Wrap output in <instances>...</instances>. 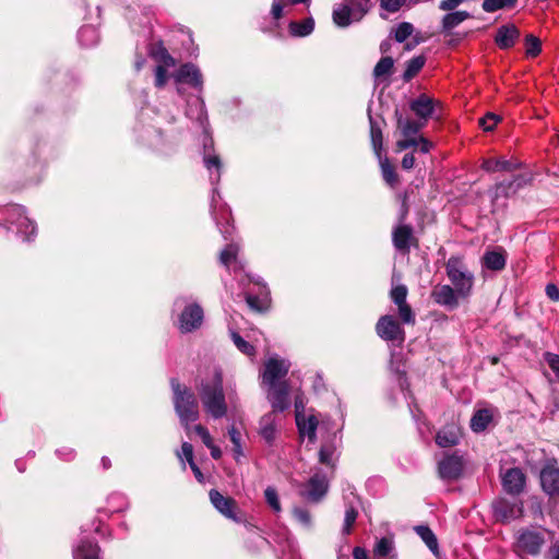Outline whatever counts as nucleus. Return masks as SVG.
<instances>
[{
    "mask_svg": "<svg viewBox=\"0 0 559 559\" xmlns=\"http://www.w3.org/2000/svg\"><path fill=\"white\" fill-rule=\"evenodd\" d=\"M395 117L396 127L402 136V139L396 141V151L402 152L414 148L423 154H428L432 150L433 143L419 133L425 122L404 118L399 110H395Z\"/></svg>",
    "mask_w": 559,
    "mask_h": 559,
    "instance_id": "nucleus-1",
    "label": "nucleus"
},
{
    "mask_svg": "<svg viewBox=\"0 0 559 559\" xmlns=\"http://www.w3.org/2000/svg\"><path fill=\"white\" fill-rule=\"evenodd\" d=\"M200 399L206 412L215 419L226 415L227 406L223 392V373L215 368L210 381H202L199 390Z\"/></svg>",
    "mask_w": 559,
    "mask_h": 559,
    "instance_id": "nucleus-2",
    "label": "nucleus"
},
{
    "mask_svg": "<svg viewBox=\"0 0 559 559\" xmlns=\"http://www.w3.org/2000/svg\"><path fill=\"white\" fill-rule=\"evenodd\" d=\"M173 400L177 415L180 419H194L198 415V402L194 393L178 379H170Z\"/></svg>",
    "mask_w": 559,
    "mask_h": 559,
    "instance_id": "nucleus-3",
    "label": "nucleus"
},
{
    "mask_svg": "<svg viewBox=\"0 0 559 559\" xmlns=\"http://www.w3.org/2000/svg\"><path fill=\"white\" fill-rule=\"evenodd\" d=\"M0 215L3 216L7 224L15 226L17 235L23 237L24 241H31L36 236V225L26 216L25 209L17 204H9L0 207Z\"/></svg>",
    "mask_w": 559,
    "mask_h": 559,
    "instance_id": "nucleus-4",
    "label": "nucleus"
},
{
    "mask_svg": "<svg viewBox=\"0 0 559 559\" xmlns=\"http://www.w3.org/2000/svg\"><path fill=\"white\" fill-rule=\"evenodd\" d=\"M447 275L451 283L454 285L459 296L465 298L469 296L473 284L474 275L469 272L459 257H451L445 264Z\"/></svg>",
    "mask_w": 559,
    "mask_h": 559,
    "instance_id": "nucleus-5",
    "label": "nucleus"
},
{
    "mask_svg": "<svg viewBox=\"0 0 559 559\" xmlns=\"http://www.w3.org/2000/svg\"><path fill=\"white\" fill-rule=\"evenodd\" d=\"M493 516L498 522L509 523L523 515V502L516 497L497 498L492 501Z\"/></svg>",
    "mask_w": 559,
    "mask_h": 559,
    "instance_id": "nucleus-6",
    "label": "nucleus"
},
{
    "mask_svg": "<svg viewBox=\"0 0 559 559\" xmlns=\"http://www.w3.org/2000/svg\"><path fill=\"white\" fill-rule=\"evenodd\" d=\"M290 368V362L277 357L269 358L264 364V370L261 374V384L263 386H274L282 384Z\"/></svg>",
    "mask_w": 559,
    "mask_h": 559,
    "instance_id": "nucleus-7",
    "label": "nucleus"
},
{
    "mask_svg": "<svg viewBox=\"0 0 559 559\" xmlns=\"http://www.w3.org/2000/svg\"><path fill=\"white\" fill-rule=\"evenodd\" d=\"M542 490L550 500L559 499V466L556 460L547 461L539 472Z\"/></svg>",
    "mask_w": 559,
    "mask_h": 559,
    "instance_id": "nucleus-8",
    "label": "nucleus"
},
{
    "mask_svg": "<svg viewBox=\"0 0 559 559\" xmlns=\"http://www.w3.org/2000/svg\"><path fill=\"white\" fill-rule=\"evenodd\" d=\"M209 496L211 503L221 514L236 523L242 522L238 503L233 497L224 496L217 489H211Z\"/></svg>",
    "mask_w": 559,
    "mask_h": 559,
    "instance_id": "nucleus-9",
    "label": "nucleus"
},
{
    "mask_svg": "<svg viewBox=\"0 0 559 559\" xmlns=\"http://www.w3.org/2000/svg\"><path fill=\"white\" fill-rule=\"evenodd\" d=\"M464 472V460L456 452L445 454L438 463V475L447 481L457 480Z\"/></svg>",
    "mask_w": 559,
    "mask_h": 559,
    "instance_id": "nucleus-10",
    "label": "nucleus"
},
{
    "mask_svg": "<svg viewBox=\"0 0 559 559\" xmlns=\"http://www.w3.org/2000/svg\"><path fill=\"white\" fill-rule=\"evenodd\" d=\"M379 337L386 342L402 344L405 340V331L392 316H382L376 325Z\"/></svg>",
    "mask_w": 559,
    "mask_h": 559,
    "instance_id": "nucleus-11",
    "label": "nucleus"
},
{
    "mask_svg": "<svg viewBox=\"0 0 559 559\" xmlns=\"http://www.w3.org/2000/svg\"><path fill=\"white\" fill-rule=\"evenodd\" d=\"M203 318L202 307L198 304H190L180 313L178 328L181 333H191L202 325Z\"/></svg>",
    "mask_w": 559,
    "mask_h": 559,
    "instance_id": "nucleus-12",
    "label": "nucleus"
},
{
    "mask_svg": "<svg viewBox=\"0 0 559 559\" xmlns=\"http://www.w3.org/2000/svg\"><path fill=\"white\" fill-rule=\"evenodd\" d=\"M329 483L324 475L314 474L305 485L300 495L311 502H319L328 492Z\"/></svg>",
    "mask_w": 559,
    "mask_h": 559,
    "instance_id": "nucleus-13",
    "label": "nucleus"
},
{
    "mask_svg": "<svg viewBox=\"0 0 559 559\" xmlns=\"http://www.w3.org/2000/svg\"><path fill=\"white\" fill-rule=\"evenodd\" d=\"M266 388V399L274 412H284L290 406L289 384L284 381L282 384Z\"/></svg>",
    "mask_w": 559,
    "mask_h": 559,
    "instance_id": "nucleus-14",
    "label": "nucleus"
},
{
    "mask_svg": "<svg viewBox=\"0 0 559 559\" xmlns=\"http://www.w3.org/2000/svg\"><path fill=\"white\" fill-rule=\"evenodd\" d=\"M357 14V3L355 0H346L345 3L334 8L332 17L338 27H347L353 22H358L362 19L358 17Z\"/></svg>",
    "mask_w": 559,
    "mask_h": 559,
    "instance_id": "nucleus-15",
    "label": "nucleus"
},
{
    "mask_svg": "<svg viewBox=\"0 0 559 559\" xmlns=\"http://www.w3.org/2000/svg\"><path fill=\"white\" fill-rule=\"evenodd\" d=\"M503 490L511 496H519L524 491L526 476L519 467L509 468L502 476Z\"/></svg>",
    "mask_w": 559,
    "mask_h": 559,
    "instance_id": "nucleus-16",
    "label": "nucleus"
},
{
    "mask_svg": "<svg viewBox=\"0 0 559 559\" xmlns=\"http://www.w3.org/2000/svg\"><path fill=\"white\" fill-rule=\"evenodd\" d=\"M178 84L187 83L200 92L203 88V76L200 69L193 63L182 64L174 75Z\"/></svg>",
    "mask_w": 559,
    "mask_h": 559,
    "instance_id": "nucleus-17",
    "label": "nucleus"
},
{
    "mask_svg": "<svg viewBox=\"0 0 559 559\" xmlns=\"http://www.w3.org/2000/svg\"><path fill=\"white\" fill-rule=\"evenodd\" d=\"M462 429L456 421L447 423L436 435V443L441 448L454 447L460 442Z\"/></svg>",
    "mask_w": 559,
    "mask_h": 559,
    "instance_id": "nucleus-18",
    "label": "nucleus"
},
{
    "mask_svg": "<svg viewBox=\"0 0 559 559\" xmlns=\"http://www.w3.org/2000/svg\"><path fill=\"white\" fill-rule=\"evenodd\" d=\"M544 543V536L534 531H524L518 537V546L521 550L532 556H536L540 552Z\"/></svg>",
    "mask_w": 559,
    "mask_h": 559,
    "instance_id": "nucleus-19",
    "label": "nucleus"
},
{
    "mask_svg": "<svg viewBox=\"0 0 559 559\" xmlns=\"http://www.w3.org/2000/svg\"><path fill=\"white\" fill-rule=\"evenodd\" d=\"M433 300L443 307L452 310L459 306V295L456 289H453L450 285L436 286L431 293Z\"/></svg>",
    "mask_w": 559,
    "mask_h": 559,
    "instance_id": "nucleus-20",
    "label": "nucleus"
},
{
    "mask_svg": "<svg viewBox=\"0 0 559 559\" xmlns=\"http://www.w3.org/2000/svg\"><path fill=\"white\" fill-rule=\"evenodd\" d=\"M186 115L189 119L195 120L206 131L207 114L201 96H195L188 100Z\"/></svg>",
    "mask_w": 559,
    "mask_h": 559,
    "instance_id": "nucleus-21",
    "label": "nucleus"
},
{
    "mask_svg": "<svg viewBox=\"0 0 559 559\" xmlns=\"http://www.w3.org/2000/svg\"><path fill=\"white\" fill-rule=\"evenodd\" d=\"M253 284L259 287V293L254 295L251 292H247L246 301L251 309L263 311L267 308L270 300L267 287L260 282V278L253 281Z\"/></svg>",
    "mask_w": 559,
    "mask_h": 559,
    "instance_id": "nucleus-22",
    "label": "nucleus"
},
{
    "mask_svg": "<svg viewBox=\"0 0 559 559\" xmlns=\"http://www.w3.org/2000/svg\"><path fill=\"white\" fill-rule=\"evenodd\" d=\"M520 36L519 28L513 25H502L498 28L495 40L501 49L511 48Z\"/></svg>",
    "mask_w": 559,
    "mask_h": 559,
    "instance_id": "nucleus-23",
    "label": "nucleus"
},
{
    "mask_svg": "<svg viewBox=\"0 0 559 559\" xmlns=\"http://www.w3.org/2000/svg\"><path fill=\"white\" fill-rule=\"evenodd\" d=\"M73 559H100V547L96 542L83 539L73 550Z\"/></svg>",
    "mask_w": 559,
    "mask_h": 559,
    "instance_id": "nucleus-24",
    "label": "nucleus"
},
{
    "mask_svg": "<svg viewBox=\"0 0 559 559\" xmlns=\"http://www.w3.org/2000/svg\"><path fill=\"white\" fill-rule=\"evenodd\" d=\"M521 164L516 160L500 158H488L481 164V168L487 173L512 171L520 168Z\"/></svg>",
    "mask_w": 559,
    "mask_h": 559,
    "instance_id": "nucleus-25",
    "label": "nucleus"
},
{
    "mask_svg": "<svg viewBox=\"0 0 559 559\" xmlns=\"http://www.w3.org/2000/svg\"><path fill=\"white\" fill-rule=\"evenodd\" d=\"M411 109L415 112L419 118L427 120L433 115L435 111V103L433 99L423 94L414 99L411 105Z\"/></svg>",
    "mask_w": 559,
    "mask_h": 559,
    "instance_id": "nucleus-26",
    "label": "nucleus"
},
{
    "mask_svg": "<svg viewBox=\"0 0 559 559\" xmlns=\"http://www.w3.org/2000/svg\"><path fill=\"white\" fill-rule=\"evenodd\" d=\"M412 238L413 229L408 225L397 226L392 234L393 245L400 251L407 252L409 250V243Z\"/></svg>",
    "mask_w": 559,
    "mask_h": 559,
    "instance_id": "nucleus-27",
    "label": "nucleus"
},
{
    "mask_svg": "<svg viewBox=\"0 0 559 559\" xmlns=\"http://www.w3.org/2000/svg\"><path fill=\"white\" fill-rule=\"evenodd\" d=\"M207 143H204V156H203V163L205 168L210 171V180L212 185L216 186L221 179V167L222 163L217 155L211 154L206 152Z\"/></svg>",
    "mask_w": 559,
    "mask_h": 559,
    "instance_id": "nucleus-28",
    "label": "nucleus"
},
{
    "mask_svg": "<svg viewBox=\"0 0 559 559\" xmlns=\"http://www.w3.org/2000/svg\"><path fill=\"white\" fill-rule=\"evenodd\" d=\"M368 117H369V124H370L371 145H372L376 156L380 157V155H382V148H383L382 129H381V126L371 116L370 110L368 111Z\"/></svg>",
    "mask_w": 559,
    "mask_h": 559,
    "instance_id": "nucleus-29",
    "label": "nucleus"
},
{
    "mask_svg": "<svg viewBox=\"0 0 559 559\" xmlns=\"http://www.w3.org/2000/svg\"><path fill=\"white\" fill-rule=\"evenodd\" d=\"M506 255L501 251H487L483 257L484 266L491 271H501L506 266Z\"/></svg>",
    "mask_w": 559,
    "mask_h": 559,
    "instance_id": "nucleus-30",
    "label": "nucleus"
},
{
    "mask_svg": "<svg viewBox=\"0 0 559 559\" xmlns=\"http://www.w3.org/2000/svg\"><path fill=\"white\" fill-rule=\"evenodd\" d=\"M314 28V21L312 17H307L301 22L292 21L288 25L289 34L293 37H305L310 35Z\"/></svg>",
    "mask_w": 559,
    "mask_h": 559,
    "instance_id": "nucleus-31",
    "label": "nucleus"
},
{
    "mask_svg": "<svg viewBox=\"0 0 559 559\" xmlns=\"http://www.w3.org/2000/svg\"><path fill=\"white\" fill-rule=\"evenodd\" d=\"M471 14L467 11H454L447 13L441 21L442 29L450 32L451 29L459 26L465 20L469 19Z\"/></svg>",
    "mask_w": 559,
    "mask_h": 559,
    "instance_id": "nucleus-32",
    "label": "nucleus"
},
{
    "mask_svg": "<svg viewBox=\"0 0 559 559\" xmlns=\"http://www.w3.org/2000/svg\"><path fill=\"white\" fill-rule=\"evenodd\" d=\"M78 39L81 46L92 47L99 40L98 31L92 25H85L79 29Z\"/></svg>",
    "mask_w": 559,
    "mask_h": 559,
    "instance_id": "nucleus-33",
    "label": "nucleus"
},
{
    "mask_svg": "<svg viewBox=\"0 0 559 559\" xmlns=\"http://www.w3.org/2000/svg\"><path fill=\"white\" fill-rule=\"evenodd\" d=\"M394 67V60L391 57H382L373 68V78L376 81L386 79L391 75Z\"/></svg>",
    "mask_w": 559,
    "mask_h": 559,
    "instance_id": "nucleus-34",
    "label": "nucleus"
},
{
    "mask_svg": "<svg viewBox=\"0 0 559 559\" xmlns=\"http://www.w3.org/2000/svg\"><path fill=\"white\" fill-rule=\"evenodd\" d=\"M518 4V0H484L481 9L486 13H493L499 10L513 9Z\"/></svg>",
    "mask_w": 559,
    "mask_h": 559,
    "instance_id": "nucleus-35",
    "label": "nucleus"
},
{
    "mask_svg": "<svg viewBox=\"0 0 559 559\" xmlns=\"http://www.w3.org/2000/svg\"><path fill=\"white\" fill-rule=\"evenodd\" d=\"M151 56L159 62L158 66H165V67H175L176 61L175 59L169 55L167 49L163 46L162 43L154 46L151 49Z\"/></svg>",
    "mask_w": 559,
    "mask_h": 559,
    "instance_id": "nucleus-36",
    "label": "nucleus"
},
{
    "mask_svg": "<svg viewBox=\"0 0 559 559\" xmlns=\"http://www.w3.org/2000/svg\"><path fill=\"white\" fill-rule=\"evenodd\" d=\"M416 533L420 536L423 542L432 551H438V540L435 533L427 525H418L415 527Z\"/></svg>",
    "mask_w": 559,
    "mask_h": 559,
    "instance_id": "nucleus-37",
    "label": "nucleus"
},
{
    "mask_svg": "<svg viewBox=\"0 0 559 559\" xmlns=\"http://www.w3.org/2000/svg\"><path fill=\"white\" fill-rule=\"evenodd\" d=\"M378 159L380 163V167H381V171H382L384 181L389 186L394 187L399 180L394 167L390 164V160L388 157H383L382 155H380V157H378Z\"/></svg>",
    "mask_w": 559,
    "mask_h": 559,
    "instance_id": "nucleus-38",
    "label": "nucleus"
},
{
    "mask_svg": "<svg viewBox=\"0 0 559 559\" xmlns=\"http://www.w3.org/2000/svg\"><path fill=\"white\" fill-rule=\"evenodd\" d=\"M229 440L233 443V455L236 462H240V457L243 456V451L241 447V432L235 426H231L228 429Z\"/></svg>",
    "mask_w": 559,
    "mask_h": 559,
    "instance_id": "nucleus-39",
    "label": "nucleus"
},
{
    "mask_svg": "<svg viewBox=\"0 0 559 559\" xmlns=\"http://www.w3.org/2000/svg\"><path fill=\"white\" fill-rule=\"evenodd\" d=\"M426 59L423 56L412 58L407 64L403 74L405 81L412 80L425 66Z\"/></svg>",
    "mask_w": 559,
    "mask_h": 559,
    "instance_id": "nucleus-40",
    "label": "nucleus"
},
{
    "mask_svg": "<svg viewBox=\"0 0 559 559\" xmlns=\"http://www.w3.org/2000/svg\"><path fill=\"white\" fill-rule=\"evenodd\" d=\"M319 421H296L299 436L304 438L308 437L310 442H314L317 440V428Z\"/></svg>",
    "mask_w": 559,
    "mask_h": 559,
    "instance_id": "nucleus-41",
    "label": "nucleus"
},
{
    "mask_svg": "<svg viewBox=\"0 0 559 559\" xmlns=\"http://www.w3.org/2000/svg\"><path fill=\"white\" fill-rule=\"evenodd\" d=\"M185 429L188 435L195 433L197 436H199L205 447L210 445V443L213 441L209 429L201 424L191 427L189 425V421H185Z\"/></svg>",
    "mask_w": 559,
    "mask_h": 559,
    "instance_id": "nucleus-42",
    "label": "nucleus"
},
{
    "mask_svg": "<svg viewBox=\"0 0 559 559\" xmlns=\"http://www.w3.org/2000/svg\"><path fill=\"white\" fill-rule=\"evenodd\" d=\"M295 407V419H316L313 414H306V397L304 394L298 393L295 396L294 402Z\"/></svg>",
    "mask_w": 559,
    "mask_h": 559,
    "instance_id": "nucleus-43",
    "label": "nucleus"
},
{
    "mask_svg": "<svg viewBox=\"0 0 559 559\" xmlns=\"http://www.w3.org/2000/svg\"><path fill=\"white\" fill-rule=\"evenodd\" d=\"M239 248L236 243L227 245L221 252L219 261L223 265L229 267L231 262H236Z\"/></svg>",
    "mask_w": 559,
    "mask_h": 559,
    "instance_id": "nucleus-44",
    "label": "nucleus"
},
{
    "mask_svg": "<svg viewBox=\"0 0 559 559\" xmlns=\"http://www.w3.org/2000/svg\"><path fill=\"white\" fill-rule=\"evenodd\" d=\"M230 337L235 344V346L245 355L251 357L254 356L255 349L254 346L251 345L249 342L243 340L237 332L231 331Z\"/></svg>",
    "mask_w": 559,
    "mask_h": 559,
    "instance_id": "nucleus-45",
    "label": "nucleus"
},
{
    "mask_svg": "<svg viewBox=\"0 0 559 559\" xmlns=\"http://www.w3.org/2000/svg\"><path fill=\"white\" fill-rule=\"evenodd\" d=\"M515 193H516V190L514 187V181H512V180H508V181L504 180V181H501V182H498L495 185V188H493L495 198H499V197L508 198Z\"/></svg>",
    "mask_w": 559,
    "mask_h": 559,
    "instance_id": "nucleus-46",
    "label": "nucleus"
},
{
    "mask_svg": "<svg viewBox=\"0 0 559 559\" xmlns=\"http://www.w3.org/2000/svg\"><path fill=\"white\" fill-rule=\"evenodd\" d=\"M216 197L219 198V193L216 188L213 189L212 198H211V213L216 221L217 226L219 227V230L225 239H227L229 236H231V228L228 226H222L221 221L217 217L216 214Z\"/></svg>",
    "mask_w": 559,
    "mask_h": 559,
    "instance_id": "nucleus-47",
    "label": "nucleus"
},
{
    "mask_svg": "<svg viewBox=\"0 0 559 559\" xmlns=\"http://www.w3.org/2000/svg\"><path fill=\"white\" fill-rule=\"evenodd\" d=\"M413 32L414 27L411 23L402 22L393 29V36L397 43H403L413 34Z\"/></svg>",
    "mask_w": 559,
    "mask_h": 559,
    "instance_id": "nucleus-48",
    "label": "nucleus"
},
{
    "mask_svg": "<svg viewBox=\"0 0 559 559\" xmlns=\"http://www.w3.org/2000/svg\"><path fill=\"white\" fill-rule=\"evenodd\" d=\"M277 427L275 421H267L263 427L260 428L259 433L265 440L269 445H272L275 441Z\"/></svg>",
    "mask_w": 559,
    "mask_h": 559,
    "instance_id": "nucleus-49",
    "label": "nucleus"
},
{
    "mask_svg": "<svg viewBox=\"0 0 559 559\" xmlns=\"http://www.w3.org/2000/svg\"><path fill=\"white\" fill-rule=\"evenodd\" d=\"M525 46H526V55L530 57H536L542 51L540 40L532 34H528L525 37Z\"/></svg>",
    "mask_w": 559,
    "mask_h": 559,
    "instance_id": "nucleus-50",
    "label": "nucleus"
},
{
    "mask_svg": "<svg viewBox=\"0 0 559 559\" xmlns=\"http://www.w3.org/2000/svg\"><path fill=\"white\" fill-rule=\"evenodd\" d=\"M334 447L332 444H323L321 445L320 448V451H319V462L321 464H324L326 466H330L332 468H334V463L332 461V456L334 454Z\"/></svg>",
    "mask_w": 559,
    "mask_h": 559,
    "instance_id": "nucleus-51",
    "label": "nucleus"
},
{
    "mask_svg": "<svg viewBox=\"0 0 559 559\" xmlns=\"http://www.w3.org/2000/svg\"><path fill=\"white\" fill-rule=\"evenodd\" d=\"M357 516H358V511L353 506H349L345 511V519H344V526H343L344 534L349 535L352 533V530L357 520Z\"/></svg>",
    "mask_w": 559,
    "mask_h": 559,
    "instance_id": "nucleus-52",
    "label": "nucleus"
},
{
    "mask_svg": "<svg viewBox=\"0 0 559 559\" xmlns=\"http://www.w3.org/2000/svg\"><path fill=\"white\" fill-rule=\"evenodd\" d=\"M407 293H408V290L405 285H397V286L392 287V289L390 292V297H391L392 301L397 306V305L407 302L406 301Z\"/></svg>",
    "mask_w": 559,
    "mask_h": 559,
    "instance_id": "nucleus-53",
    "label": "nucleus"
},
{
    "mask_svg": "<svg viewBox=\"0 0 559 559\" xmlns=\"http://www.w3.org/2000/svg\"><path fill=\"white\" fill-rule=\"evenodd\" d=\"M264 497L267 502V504L275 511H281V503L278 499L277 490L274 487H267L264 490Z\"/></svg>",
    "mask_w": 559,
    "mask_h": 559,
    "instance_id": "nucleus-54",
    "label": "nucleus"
},
{
    "mask_svg": "<svg viewBox=\"0 0 559 559\" xmlns=\"http://www.w3.org/2000/svg\"><path fill=\"white\" fill-rule=\"evenodd\" d=\"M399 316L403 323L405 324H414L415 323V314L411 308V306L406 304L397 305Z\"/></svg>",
    "mask_w": 559,
    "mask_h": 559,
    "instance_id": "nucleus-55",
    "label": "nucleus"
},
{
    "mask_svg": "<svg viewBox=\"0 0 559 559\" xmlns=\"http://www.w3.org/2000/svg\"><path fill=\"white\" fill-rule=\"evenodd\" d=\"M392 550V542L386 538L382 537L376 545L373 552L376 556L380 557H386Z\"/></svg>",
    "mask_w": 559,
    "mask_h": 559,
    "instance_id": "nucleus-56",
    "label": "nucleus"
},
{
    "mask_svg": "<svg viewBox=\"0 0 559 559\" xmlns=\"http://www.w3.org/2000/svg\"><path fill=\"white\" fill-rule=\"evenodd\" d=\"M530 511L535 519H544L543 501L538 497H532L530 500Z\"/></svg>",
    "mask_w": 559,
    "mask_h": 559,
    "instance_id": "nucleus-57",
    "label": "nucleus"
},
{
    "mask_svg": "<svg viewBox=\"0 0 559 559\" xmlns=\"http://www.w3.org/2000/svg\"><path fill=\"white\" fill-rule=\"evenodd\" d=\"M406 0H381V8L390 13L397 12L404 4Z\"/></svg>",
    "mask_w": 559,
    "mask_h": 559,
    "instance_id": "nucleus-58",
    "label": "nucleus"
},
{
    "mask_svg": "<svg viewBox=\"0 0 559 559\" xmlns=\"http://www.w3.org/2000/svg\"><path fill=\"white\" fill-rule=\"evenodd\" d=\"M545 360L555 373L557 381L559 382V355L554 353H545Z\"/></svg>",
    "mask_w": 559,
    "mask_h": 559,
    "instance_id": "nucleus-59",
    "label": "nucleus"
},
{
    "mask_svg": "<svg viewBox=\"0 0 559 559\" xmlns=\"http://www.w3.org/2000/svg\"><path fill=\"white\" fill-rule=\"evenodd\" d=\"M498 121L499 117L495 114L489 112L479 120V124L485 131H491L498 123Z\"/></svg>",
    "mask_w": 559,
    "mask_h": 559,
    "instance_id": "nucleus-60",
    "label": "nucleus"
},
{
    "mask_svg": "<svg viewBox=\"0 0 559 559\" xmlns=\"http://www.w3.org/2000/svg\"><path fill=\"white\" fill-rule=\"evenodd\" d=\"M288 1L289 0H273L271 15L275 21H278L283 16V9L288 5Z\"/></svg>",
    "mask_w": 559,
    "mask_h": 559,
    "instance_id": "nucleus-61",
    "label": "nucleus"
},
{
    "mask_svg": "<svg viewBox=\"0 0 559 559\" xmlns=\"http://www.w3.org/2000/svg\"><path fill=\"white\" fill-rule=\"evenodd\" d=\"M496 416V409L492 407H480L478 408L471 419H493Z\"/></svg>",
    "mask_w": 559,
    "mask_h": 559,
    "instance_id": "nucleus-62",
    "label": "nucleus"
},
{
    "mask_svg": "<svg viewBox=\"0 0 559 559\" xmlns=\"http://www.w3.org/2000/svg\"><path fill=\"white\" fill-rule=\"evenodd\" d=\"M294 516L298 522H300L305 526H309L311 524V514L306 509L296 508L294 510Z\"/></svg>",
    "mask_w": 559,
    "mask_h": 559,
    "instance_id": "nucleus-63",
    "label": "nucleus"
},
{
    "mask_svg": "<svg viewBox=\"0 0 559 559\" xmlns=\"http://www.w3.org/2000/svg\"><path fill=\"white\" fill-rule=\"evenodd\" d=\"M167 68L165 66H157L155 69V85L163 87L167 81Z\"/></svg>",
    "mask_w": 559,
    "mask_h": 559,
    "instance_id": "nucleus-64",
    "label": "nucleus"
}]
</instances>
